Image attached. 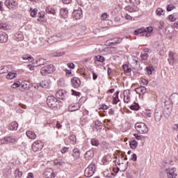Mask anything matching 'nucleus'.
<instances>
[{
	"label": "nucleus",
	"mask_w": 178,
	"mask_h": 178,
	"mask_svg": "<svg viewBox=\"0 0 178 178\" xmlns=\"http://www.w3.org/2000/svg\"><path fill=\"white\" fill-rule=\"evenodd\" d=\"M127 3H129L130 5H128L125 7V10H127L128 12H130V13H133V12H138L139 8L137 6L138 5H140V0H125Z\"/></svg>",
	"instance_id": "1"
},
{
	"label": "nucleus",
	"mask_w": 178,
	"mask_h": 178,
	"mask_svg": "<svg viewBox=\"0 0 178 178\" xmlns=\"http://www.w3.org/2000/svg\"><path fill=\"white\" fill-rule=\"evenodd\" d=\"M135 129L140 134H147L148 133V127L144 122L136 123Z\"/></svg>",
	"instance_id": "2"
},
{
	"label": "nucleus",
	"mask_w": 178,
	"mask_h": 178,
	"mask_svg": "<svg viewBox=\"0 0 178 178\" xmlns=\"http://www.w3.org/2000/svg\"><path fill=\"white\" fill-rule=\"evenodd\" d=\"M47 104L49 108L51 109H55L58 108V105L59 104V101L54 96H49L47 99Z\"/></svg>",
	"instance_id": "3"
},
{
	"label": "nucleus",
	"mask_w": 178,
	"mask_h": 178,
	"mask_svg": "<svg viewBox=\"0 0 178 178\" xmlns=\"http://www.w3.org/2000/svg\"><path fill=\"white\" fill-rule=\"evenodd\" d=\"M54 72L55 67L52 64L46 65L40 70L42 76H47V74H51V73H54Z\"/></svg>",
	"instance_id": "4"
},
{
	"label": "nucleus",
	"mask_w": 178,
	"mask_h": 178,
	"mask_svg": "<svg viewBox=\"0 0 178 178\" xmlns=\"http://www.w3.org/2000/svg\"><path fill=\"white\" fill-rule=\"evenodd\" d=\"M95 173V164L91 163L85 170V176L86 177H91Z\"/></svg>",
	"instance_id": "5"
},
{
	"label": "nucleus",
	"mask_w": 178,
	"mask_h": 178,
	"mask_svg": "<svg viewBox=\"0 0 178 178\" xmlns=\"http://www.w3.org/2000/svg\"><path fill=\"white\" fill-rule=\"evenodd\" d=\"M4 4L7 8H8V9H10L11 10L16 9L18 5L17 1L15 0H6Z\"/></svg>",
	"instance_id": "6"
},
{
	"label": "nucleus",
	"mask_w": 178,
	"mask_h": 178,
	"mask_svg": "<svg viewBox=\"0 0 178 178\" xmlns=\"http://www.w3.org/2000/svg\"><path fill=\"white\" fill-rule=\"evenodd\" d=\"M56 98H58V99L66 101V99L69 97V93L65 90H58L56 93Z\"/></svg>",
	"instance_id": "7"
},
{
	"label": "nucleus",
	"mask_w": 178,
	"mask_h": 178,
	"mask_svg": "<svg viewBox=\"0 0 178 178\" xmlns=\"http://www.w3.org/2000/svg\"><path fill=\"white\" fill-rule=\"evenodd\" d=\"M72 17L75 20H80L83 19V10L81 8H79L77 10H74L72 13Z\"/></svg>",
	"instance_id": "8"
},
{
	"label": "nucleus",
	"mask_w": 178,
	"mask_h": 178,
	"mask_svg": "<svg viewBox=\"0 0 178 178\" xmlns=\"http://www.w3.org/2000/svg\"><path fill=\"white\" fill-rule=\"evenodd\" d=\"M42 147H44L42 143L40 140H37L32 144V150L34 152H38V151L42 149Z\"/></svg>",
	"instance_id": "9"
},
{
	"label": "nucleus",
	"mask_w": 178,
	"mask_h": 178,
	"mask_svg": "<svg viewBox=\"0 0 178 178\" xmlns=\"http://www.w3.org/2000/svg\"><path fill=\"white\" fill-rule=\"evenodd\" d=\"M134 34L135 35H140V37H144V36L149 37V35H150V33H147L145 31V29H143V28L138 29L135 30L134 32Z\"/></svg>",
	"instance_id": "10"
},
{
	"label": "nucleus",
	"mask_w": 178,
	"mask_h": 178,
	"mask_svg": "<svg viewBox=\"0 0 178 178\" xmlns=\"http://www.w3.org/2000/svg\"><path fill=\"white\" fill-rule=\"evenodd\" d=\"M176 168H167L165 169V173L167 175V177L168 178H176L177 177V174L175 173Z\"/></svg>",
	"instance_id": "11"
},
{
	"label": "nucleus",
	"mask_w": 178,
	"mask_h": 178,
	"mask_svg": "<svg viewBox=\"0 0 178 178\" xmlns=\"http://www.w3.org/2000/svg\"><path fill=\"white\" fill-rule=\"evenodd\" d=\"M44 176L46 178H55V172L52 168H47L44 170Z\"/></svg>",
	"instance_id": "12"
},
{
	"label": "nucleus",
	"mask_w": 178,
	"mask_h": 178,
	"mask_svg": "<svg viewBox=\"0 0 178 178\" xmlns=\"http://www.w3.org/2000/svg\"><path fill=\"white\" fill-rule=\"evenodd\" d=\"M71 83L72 84V87L74 88H79L80 86H81V81H80V79L77 77H73L71 79Z\"/></svg>",
	"instance_id": "13"
},
{
	"label": "nucleus",
	"mask_w": 178,
	"mask_h": 178,
	"mask_svg": "<svg viewBox=\"0 0 178 178\" xmlns=\"http://www.w3.org/2000/svg\"><path fill=\"white\" fill-rule=\"evenodd\" d=\"M80 108H81L80 103H73L69 106L68 111L69 112H74L76 111H79Z\"/></svg>",
	"instance_id": "14"
},
{
	"label": "nucleus",
	"mask_w": 178,
	"mask_h": 178,
	"mask_svg": "<svg viewBox=\"0 0 178 178\" xmlns=\"http://www.w3.org/2000/svg\"><path fill=\"white\" fill-rule=\"evenodd\" d=\"M168 60L169 64L171 65V66H173V65H175V62H176V54L170 51Z\"/></svg>",
	"instance_id": "15"
},
{
	"label": "nucleus",
	"mask_w": 178,
	"mask_h": 178,
	"mask_svg": "<svg viewBox=\"0 0 178 178\" xmlns=\"http://www.w3.org/2000/svg\"><path fill=\"white\" fill-rule=\"evenodd\" d=\"M14 40L15 41H23L24 40V35H23V32L19 31L14 35Z\"/></svg>",
	"instance_id": "16"
},
{
	"label": "nucleus",
	"mask_w": 178,
	"mask_h": 178,
	"mask_svg": "<svg viewBox=\"0 0 178 178\" xmlns=\"http://www.w3.org/2000/svg\"><path fill=\"white\" fill-rule=\"evenodd\" d=\"M130 90H125L123 92L124 95V99L123 101L125 104H129L130 101Z\"/></svg>",
	"instance_id": "17"
},
{
	"label": "nucleus",
	"mask_w": 178,
	"mask_h": 178,
	"mask_svg": "<svg viewBox=\"0 0 178 178\" xmlns=\"http://www.w3.org/2000/svg\"><path fill=\"white\" fill-rule=\"evenodd\" d=\"M60 15L63 19H67L69 17V10L67 8H61L60 10Z\"/></svg>",
	"instance_id": "18"
},
{
	"label": "nucleus",
	"mask_w": 178,
	"mask_h": 178,
	"mask_svg": "<svg viewBox=\"0 0 178 178\" xmlns=\"http://www.w3.org/2000/svg\"><path fill=\"white\" fill-rule=\"evenodd\" d=\"M172 104L174 105L178 104V94L177 93H173L170 98Z\"/></svg>",
	"instance_id": "19"
},
{
	"label": "nucleus",
	"mask_w": 178,
	"mask_h": 178,
	"mask_svg": "<svg viewBox=\"0 0 178 178\" xmlns=\"http://www.w3.org/2000/svg\"><path fill=\"white\" fill-rule=\"evenodd\" d=\"M93 157H94V151L89 150V151L86 152L85 159L87 161H90V160L92 159Z\"/></svg>",
	"instance_id": "20"
},
{
	"label": "nucleus",
	"mask_w": 178,
	"mask_h": 178,
	"mask_svg": "<svg viewBox=\"0 0 178 178\" xmlns=\"http://www.w3.org/2000/svg\"><path fill=\"white\" fill-rule=\"evenodd\" d=\"M135 91L137 94H139L140 95L145 94L147 91V88L144 86H140L139 88H137L135 89Z\"/></svg>",
	"instance_id": "21"
},
{
	"label": "nucleus",
	"mask_w": 178,
	"mask_h": 178,
	"mask_svg": "<svg viewBox=\"0 0 178 178\" xmlns=\"http://www.w3.org/2000/svg\"><path fill=\"white\" fill-rule=\"evenodd\" d=\"M162 112L158 111L157 110L155 111L154 113V119L156 122H161V120L162 119Z\"/></svg>",
	"instance_id": "22"
},
{
	"label": "nucleus",
	"mask_w": 178,
	"mask_h": 178,
	"mask_svg": "<svg viewBox=\"0 0 178 178\" xmlns=\"http://www.w3.org/2000/svg\"><path fill=\"white\" fill-rule=\"evenodd\" d=\"M8 41V34L5 32L0 33V42H6Z\"/></svg>",
	"instance_id": "23"
},
{
	"label": "nucleus",
	"mask_w": 178,
	"mask_h": 178,
	"mask_svg": "<svg viewBox=\"0 0 178 178\" xmlns=\"http://www.w3.org/2000/svg\"><path fill=\"white\" fill-rule=\"evenodd\" d=\"M17 127H19V124L16 122H13L8 125V130H17Z\"/></svg>",
	"instance_id": "24"
},
{
	"label": "nucleus",
	"mask_w": 178,
	"mask_h": 178,
	"mask_svg": "<svg viewBox=\"0 0 178 178\" xmlns=\"http://www.w3.org/2000/svg\"><path fill=\"white\" fill-rule=\"evenodd\" d=\"M3 175L4 177L9 178L12 176V168H7L3 170Z\"/></svg>",
	"instance_id": "25"
},
{
	"label": "nucleus",
	"mask_w": 178,
	"mask_h": 178,
	"mask_svg": "<svg viewBox=\"0 0 178 178\" xmlns=\"http://www.w3.org/2000/svg\"><path fill=\"white\" fill-rule=\"evenodd\" d=\"M40 87L42 88H49V83L47 81H42L39 86L38 85V88Z\"/></svg>",
	"instance_id": "26"
},
{
	"label": "nucleus",
	"mask_w": 178,
	"mask_h": 178,
	"mask_svg": "<svg viewBox=\"0 0 178 178\" xmlns=\"http://www.w3.org/2000/svg\"><path fill=\"white\" fill-rule=\"evenodd\" d=\"M72 152H73L72 156H74L75 159H79V158H80V149L77 148H74Z\"/></svg>",
	"instance_id": "27"
},
{
	"label": "nucleus",
	"mask_w": 178,
	"mask_h": 178,
	"mask_svg": "<svg viewBox=\"0 0 178 178\" xmlns=\"http://www.w3.org/2000/svg\"><path fill=\"white\" fill-rule=\"evenodd\" d=\"M26 136L27 137H29V138H31V140L37 138V135H35V133L33 132L32 131H26Z\"/></svg>",
	"instance_id": "28"
},
{
	"label": "nucleus",
	"mask_w": 178,
	"mask_h": 178,
	"mask_svg": "<svg viewBox=\"0 0 178 178\" xmlns=\"http://www.w3.org/2000/svg\"><path fill=\"white\" fill-rule=\"evenodd\" d=\"M22 59H23V60H31V62H33V60H34V58L29 54L23 55L22 56Z\"/></svg>",
	"instance_id": "29"
},
{
	"label": "nucleus",
	"mask_w": 178,
	"mask_h": 178,
	"mask_svg": "<svg viewBox=\"0 0 178 178\" xmlns=\"http://www.w3.org/2000/svg\"><path fill=\"white\" fill-rule=\"evenodd\" d=\"M129 145L131 149H136L138 145V143L136 140H132L129 142Z\"/></svg>",
	"instance_id": "30"
},
{
	"label": "nucleus",
	"mask_w": 178,
	"mask_h": 178,
	"mask_svg": "<svg viewBox=\"0 0 178 178\" xmlns=\"http://www.w3.org/2000/svg\"><path fill=\"white\" fill-rule=\"evenodd\" d=\"M43 65H47V60H45L44 58H40L36 61V65L34 66H43Z\"/></svg>",
	"instance_id": "31"
},
{
	"label": "nucleus",
	"mask_w": 178,
	"mask_h": 178,
	"mask_svg": "<svg viewBox=\"0 0 178 178\" xmlns=\"http://www.w3.org/2000/svg\"><path fill=\"white\" fill-rule=\"evenodd\" d=\"M148 49H146V51H145L143 53H142L140 54V58L142 59V60H147V59H148V57L149 56L148 55Z\"/></svg>",
	"instance_id": "32"
},
{
	"label": "nucleus",
	"mask_w": 178,
	"mask_h": 178,
	"mask_svg": "<svg viewBox=\"0 0 178 178\" xmlns=\"http://www.w3.org/2000/svg\"><path fill=\"white\" fill-rule=\"evenodd\" d=\"M121 42H122V38H115L111 40L110 44H120Z\"/></svg>",
	"instance_id": "33"
},
{
	"label": "nucleus",
	"mask_w": 178,
	"mask_h": 178,
	"mask_svg": "<svg viewBox=\"0 0 178 178\" xmlns=\"http://www.w3.org/2000/svg\"><path fill=\"white\" fill-rule=\"evenodd\" d=\"M46 13H49L50 15H55L56 13V11H55V9L52 8L51 6H49L46 8Z\"/></svg>",
	"instance_id": "34"
},
{
	"label": "nucleus",
	"mask_w": 178,
	"mask_h": 178,
	"mask_svg": "<svg viewBox=\"0 0 178 178\" xmlns=\"http://www.w3.org/2000/svg\"><path fill=\"white\" fill-rule=\"evenodd\" d=\"M7 142L8 144L10 143H17V138L15 136H8L7 137Z\"/></svg>",
	"instance_id": "35"
},
{
	"label": "nucleus",
	"mask_w": 178,
	"mask_h": 178,
	"mask_svg": "<svg viewBox=\"0 0 178 178\" xmlns=\"http://www.w3.org/2000/svg\"><path fill=\"white\" fill-rule=\"evenodd\" d=\"M16 76H17V74H16L15 72H9L6 75V79H8V80H12V79H15V77H16Z\"/></svg>",
	"instance_id": "36"
},
{
	"label": "nucleus",
	"mask_w": 178,
	"mask_h": 178,
	"mask_svg": "<svg viewBox=\"0 0 178 178\" xmlns=\"http://www.w3.org/2000/svg\"><path fill=\"white\" fill-rule=\"evenodd\" d=\"M156 15H157V16H162L165 15V10L161 8H159L156 10Z\"/></svg>",
	"instance_id": "37"
},
{
	"label": "nucleus",
	"mask_w": 178,
	"mask_h": 178,
	"mask_svg": "<svg viewBox=\"0 0 178 178\" xmlns=\"http://www.w3.org/2000/svg\"><path fill=\"white\" fill-rule=\"evenodd\" d=\"M69 140H70L71 141V144H76V141H77V139L76 138V135H70L69 136Z\"/></svg>",
	"instance_id": "38"
},
{
	"label": "nucleus",
	"mask_w": 178,
	"mask_h": 178,
	"mask_svg": "<svg viewBox=\"0 0 178 178\" xmlns=\"http://www.w3.org/2000/svg\"><path fill=\"white\" fill-rule=\"evenodd\" d=\"M30 10L31 17H35L37 13L38 12V9L31 8Z\"/></svg>",
	"instance_id": "39"
},
{
	"label": "nucleus",
	"mask_w": 178,
	"mask_h": 178,
	"mask_svg": "<svg viewBox=\"0 0 178 178\" xmlns=\"http://www.w3.org/2000/svg\"><path fill=\"white\" fill-rule=\"evenodd\" d=\"M91 144L94 147H98V145H99V140L97 138H92L91 140Z\"/></svg>",
	"instance_id": "40"
},
{
	"label": "nucleus",
	"mask_w": 178,
	"mask_h": 178,
	"mask_svg": "<svg viewBox=\"0 0 178 178\" xmlns=\"http://www.w3.org/2000/svg\"><path fill=\"white\" fill-rule=\"evenodd\" d=\"M122 69L125 73H130V72H131V68L129 67L127 64L123 65Z\"/></svg>",
	"instance_id": "41"
},
{
	"label": "nucleus",
	"mask_w": 178,
	"mask_h": 178,
	"mask_svg": "<svg viewBox=\"0 0 178 178\" xmlns=\"http://www.w3.org/2000/svg\"><path fill=\"white\" fill-rule=\"evenodd\" d=\"M15 178H22L23 176V172H20V170L17 169L15 172Z\"/></svg>",
	"instance_id": "42"
},
{
	"label": "nucleus",
	"mask_w": 178,
	"mask_h": 178,
	"mask_svg": "<svg viewBox=\"0 0 178 178\" xmlns=\"http://www.w3.org/2000/svg\"><path fill=\"white\" fill-rule=\"evenodd\" d=\"M130 109L132 111H138L140 109V105L138 103H134V105L130 106Z\"/></svg>",
	"instance_id": "43"
},
{
	"label": "nucleus",
	"mask_w": 178,
	"mask_h": 178,
	"mask_svg": "<svg viewBox=\"0 0 178 178\" xmlns=\"http://www.w3.org/2000/svg\"><path fill=\"white\" fill-rule=\"evenodd\" d=\"M95 124L96 126V129H102V122H101L99 120L95 121Z\"/></svg>",
	"instance_id": "44"
},
{
	"label": "nucleus",
	"mask_w": 178,
	"mask_h": 178,
	"mask_svg": "<svg viewBox=\"0 0 178 178\" xmlns=\"http://www.w3.org/2000/svg\"><path fill=\"white\" fill-rule=\"evenodd\" d=\"M8 24L3 22L0 23V30H8Z\"/></svg>",
	"instance_id": "45"
},
{
	"label": "nucleus",
	"mask_w": 178,
	"mask_h": 178,
	"mask_svg": "<svg viewBox=\"0 0 178 178\" xmlns=\"http://www.w3.org/2000/svg\"><path fill=\"white\" fill-rule=\"evenodd\" d=\"M95 60L97 62H104V60H105V58H104L102 56L98 55L95 56Z\"/></svg>",
	"instance_id": "46"
},
{
	"label": "nucleus",
	"mask_w": 178,
	"mask_h": 178,
	"mask_svg": "<svg viewBox=\"0 0 178 178\" xmlns=\"http://www.w3.org/2000/svg\"><path fill=\"white\" fill-rule=\"evenodd\" d=\"M65 72L67 77H72V76H73V74L72 73V70L65 69Z\"/></svg>",
	"instance_id": "47"
},
{
	"label": "nucleus",
	"mask_w": 178,
	"mask_h": 178,
	"mask_svg": "<svg viewBox=\"0 0 178 178\" xmlns=\"http://www.w3.org/2000/svg\"><path fill=\"white\" fill-rule=\"evenodd\" d=\"M12 88H19V87H20V82L17 81V82H15L12 86H11Z\"/></svg>",
	"instance_id": "48"
},
{
	"label": "nucleus",
	"mask_w": 178,
	"mask_h": 178,
	"mask_svg": "<svg viewBox=\"0 0 178 178\" xmlns=\"http://www.w3.org/2000/svg\"><path fill=\"white\" fill-rule=\"evenodd\" d=\"M109 15L106 13H102L101 15V20H106Z\"/></svg>",
	"instance_id": "49"
},
{
	"label": "nucleus",
	"mask_w": 178,
	"mask_h": 178,
	"mask_svg": "<svg viewBox=\"0 0 178 178\" xmlns=\"http://www.w3.org/2000/svg\"><path fill=\"white\" fill-rule=\"evenodd\" d=\"M7 139V137H5L4 138L0 140V145H2V144H8Z\"/></svg>",
	"instance_id": "50"
},
{
	"label": "nucleus",
	"mask_w": 178,
	"mask_h": 178,
	"mask_svg": "<svg viewBox=\"0 0 178 178\" xmlns=\"http://www.w3.org/2000/svg\"><path fill=\"white\" fill-rule=\"evenodd\" d=\"M134 136L136 138V140H138L140 141H141L143 140V138H144V137H143V136H140L137 134H134Z\"/></svg>",
	"instance_id": "51"
},
{
	"label": "nucleus",
	"mask_w": 178,
	"mask_h": 178,
	"mask_svg": "<svg viewBox=\"0 0 178 178\" xmlns=\"http://www.w3.org/2000/svg\"><path fill=\"white\" fill-rule=\"evenodd\" d=\"M63 55H65V51H60L54 54V56H62Z\"/></svg>",
	"instance_id": "52"
},
{
	"label": "nucleus",
	"mask_w": 178,
	"mask_h": 178,
	"mask_svg": "<svg viewBox=\"0 0 178 178\" xmlns=\"http://www.w3.org/2000/svg\"><path fill=\"white\" fill-rule=\"evenodd\" d=\"M145 30L147 33H150V35H149V37H150L151 36V33H152L154 29H152V27H147V28L145 29Z\"/></svg>",
	"instance_id": "53"
},
{
	"label": "nucleus",
	"mask_w": 178,
	"mask_h": 178,
	"mask_svg": "<svg viewBox=\"0 0 178 178\" xmlns=\"http://www.w3.org/2000/svg\"><path fill=\"white\" fill-rule=\"evenodd\" d=\"M172 9H175V6L172 5V4H169L167 7V10L168 12H171V10Z\"/></svg>",
	"instance_id": "54"
},
{
	"label": "nucleus",
	"mask_w": 178,
	"mask_h": 178,
	"mask_svg": "<svg viewBox=\"0 0 178 178\" xmlns=\"http://www.w3.org/2000/svg\"><path fill=\"white\" fill-rule=\"evenodd\" d=\"M72 95H75V97H80V95H81V93H80V92H76L75 90H72Z\"/></svg>",
	"instance_id": "55"
},
{
	"label": "nucleus",
	"mask_w": 178,
	"mask_h": 178,
	"mask_svg": "<svg viewBox=\"0 0 178 178\" xmlns=\"http://www.w3.org/2000/svg\"><path fill=\"white\" fill-rule=\"evenodd\" d=\"M119 101H120V99H119V97L116 98V97H115L113 99V104L114 105H116V104H118Z\"/></svg>",
	"instance_id": "56"
},
{
	"label": "nucleus",
	"mask_w": 178,
	"mask_h": 178,
	"mask_svg": "<svg viewBox=\"0 0 178 178\" xmlns=\"http://www.w3.org/2000/svg\"><path fill=\"white\" fill-rule=\"evenodd\" d=\"M44 12H40L38 14V17H40V19H44Z\"/></svg>",
	"instance_id": "57"
},
{
	"label": "nucleus",
	"mask_w": 178,
	"mask_h": 178,
	"mask_svg": "<svg viewBox=\"0 0 178 178\" xmlns=\"http://www.w3.org/2000/svg\"><path fill=\"white\" fill-rule=\"evenodd\" d=\"M108 106H106V104H102V105H100V107L99 109H103L104 111H106V109H108Z\"/></svg>",
	"instance_id": "58"
},
{
	"label": "nucleus",
	"mask_w": 178,
	"mask_h": 178,
	"mask_svg": "<svg viewBox=\"0 0 178 178\" xmlns=\"http://www.w3.org/2000/svg\"><path fill=\"white\" fill-rule=\"evenodd\" d=\"M163 26H165V23H163V22H159L158 24V26H159V29H163Z\"/></svg>",
	"instance_id": "59"
},
{
	"label": "nucleus",
	"mask_w": 178,
	"mask_h": 178,
	"mask_svg": "<svg viewBox=\"0 0 178 178\" xmlns=\"http://www.w3.org/2000/svg\"><path fill=\"white\" fill-rule=\"evenodd\" d=\"M69 151V147H64L63 149H61V152L63 154H65V152H67Z\"/></svg>",
	"instance_id": "60"
},
{
	"label": "nucleus",
	"mask_w": 178,
	"mask_h": 178,
	"mask_svg": "<svg viewBox=\"0 0 178 178\" xmlns=\"http://www.w3.org/2000/svg\"><path fill=\"white\" fill-rule=\"evenodd\" d=\"M62 2L65 5H69V3H72V0H62Z\"/></svg>",
	"instance_id": "61"
},
{
	"label": "nucleus",
	"mask_w": 178,
	"mask_h": 178,
	"mask_svg": "<svg viewBox=\"0 0 178 178\" xmlns=\"http://www.w3.org/2000/svg\"><path fill=\"white\" fill-rule=\"evenodd\" d=\"M131 161H134V162H136L137 161V154H134L132 155V157L131 158Z\"/></svg>",
	"instance_id": "62"
},
{
	"label": "nucleus",
	"mask_w": 178,
	"mask_h": 178,
	"mask_svg": "<svg viewBox=\"0 0 178 178\" xmlns=\"http://www.w3.org/2000/svg\"><path fill=\"white\" fill-rule=\"evenodd\" d=\"M68 67H70V69H74V63H70L67 64Z\"/></svg>",
	"instance_id": "63"
},
{
	"label": "nucleus",
	"mask_w": 178,
	"mask_h": 178,
	"mask_svg": "<svg viewBox=\"0 0 178 178\" xmlns=\"http://www.w3.org/2000/svg\"><path fill=\"white\" fill-rule=\"evenodd\" d=\"M146 70L148 74H152V70L149 67H146Z\"/></svg>",
	"instance_id": "64"
}]
</instances>
